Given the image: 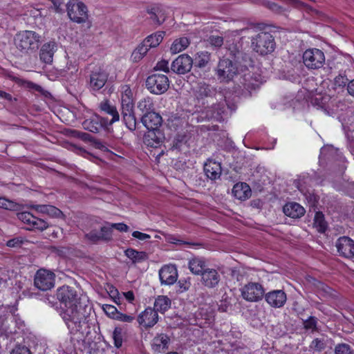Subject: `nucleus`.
Here are the masks:
<instances>
[{
	"mask_svg": "<svg viewBox=\"0 0 354 354\" xmlns=\"http://www.w3.org/2000/svg\"><path fill=\"white\" fill-rule=\"evenodd\" d=\"M57 297L63 305L60 315L70 332H80L86 324V317L81 312V307L77 306L79 297L76 291L71 287L64 286L57 290Z\"/></svg>",
	"mask_w": 354,
	"mask_h": 354,
	"instance_id": "1",
	"label": "nucleus"
},
{
	"mask_svg": "<svg viewBox=\"0 0 354 354\" xmlns=\"http://www.w3.org/2000/svg\"><path fill=\"white\" fill-rule=\"evenodd\" d=\"M310 102L317 109L322 110L326 115H333L338 109L335 99H332L330 95L323 93L316 89L311 93Z\"/></svg>",
	"mask_w": 354,
	"mask_h": 354,
	"instance_id": "2",
	"label": "nucleus"
},
{
	"mask_svg": "<svg viewBox=\"0 0 354 354\" xmlns=\"http://www.w3.org/2000/svg\"><path fill=\"white\" fill-rule=\"evenodd\" d=\"M15 44L18 49L28 53L38 48L40 36L32 30H24L17 34Z\"/></svg>",
	"mask_w": 354,
	"mask_h": 354,
	"instance_id": "3",
	"label": "nucleus"
},
{
	"mask_svg": "<svg viewBox=\"0 0 354 354\" xmlns=\"http://www.w3.org/2000/svg\"><path fill=\"white\" fill-rule=\"evenodd\" d=\"M303 63L309 70L319 69L325 64L326 57L324 52L316 48L306 49L302 55Z\"/></svg>",
	"mask_w": 354,
	"mask_h": 354,
	"instance_id": "4",
	"label": "nucleus"
},
{
	"mask_svg": "<svg viewBox=\"0 0 354 354\" xmlns=\"http://www.w3.org/2000/svg\"><path fill=\"white\" fill-rule=\"evenodd\" d=\"M254 50L261 55L272 53L274 49V41L272 35L268 32H261L252 40Z\"/></svg>",
	"mask_w": 354,
	"mask_h": 354,
	"instance_id": "5",
	"label": "nucleus"
},
{
	"mask_svg": "<svg viewBox=\"0 0 354 354\" xmlns=\"http://www.w3.org/2000/svg\"><path fill=\"white\" fill-rule=\"evenodd\" d=\"M67 10L69 18L76 23H84L88 19L87 8L82 2L71 0L67 3Z\"/></svg>",
	"mask_w": 354,
	"mask_h": 354,
	"instance_id": "6",
	"label": "nucleus"
},
{
	"mask_svg": "<svg viewBox=\"0 0 354 354\" xmlns=\"http://www.w3.org/2000/svg\"><path fill=\"white\" fill-rule=\"evenodd\" d=\"M169 80L165 75L153 74L147 77L146 86L152 93L160 95L166 92L169 88Z\"/></svg>",
	"mask_w": 354,
	"mask_h": 354,
	"instance_id": "7",
	"label": "nucleus"
},
{
	"mask_svg": "<svg viewBox=\"0 0 354 354\" xmlns=\"http://www.w3.org/2000/svg\"><path fill=\"white\" fill-rule=\"evenodd\" d=\"M239 72L236 64L228 59H223L218 63L216 74L221 82H227L232 80Z\"/></svg>",
	"mask_w": 354,
	"mask_h": 354,
	"instance_id": "8",
	"label": "nucleus"
},
{
	"mask_svg": "<svg viewBox=\"0 0 354 354\" xmlns=\"http://www.w3.org/2000/svg\"><path fill=\"white\" fill-rule=\"evenodd\" d=\"M55 274L46 269L39 270L35 276V286L42 291L50 290L55 286Z\"/></svg>",
	"mask_w": 354,
	"mask_h": 354,
	"instance_id": "9",
	"label": "nucleus"
},
{
	"mask_svg": "<svg viewBox=\"0 0 354 354\" xmlns=\"http://www.w3.org/2000/svg\"><path fill=\"white\" fill-rule=\"evenodd\" d=\"M241 292L246 301H258L262 299L265 291L260 283L250 282L241 288Z\"/></svg>",
	"mask_w": 354,
	"mask_h": 354,
	"instance_id": "10",
	"label": "nucleus"
},
{
	"mask_svg": "<svg viewBox=\"0 0 354 354\" xmlns=\"http://www.w3.org/2000/svg\"><path fill=\"white\" fill-rule=\"evenodd\" d=\"M17 217L26 225V228L29 230H39L43 231L48 227V224L45 221L35 217L28 212L19 213Z\"/></svg>",
	"mask_w": 354,
	"mask_h": 354,
	"instance_id": "11",
	"label": "nucleus"
},
{
	"mask_svg": "<svg viewBox=\"0 0 354 354\" xmlns=\"http://www.w3.org/2000/svg\"><path fill=\"white\" fill-rule=\"evenodd\" d=\"M158 275L160 283L165 286L174 284L178 277L177 268L173 264L164 265L159 270Z\"/></svg>",
	"mask_w": 354,
	"mask_h": 354,
	"instance_id": "12",
	"label": "nucleus"
},
{
	"mask_svg": "<svg viewBox=\"0 0 354 354\" xmlns=\"http://www.w3.org/2000/svg\"><path fill=\"white\" fill-rule=\"evenodd\" d=\"M193 65L192 57L187 55H179L171 64V70L178 74H185L189 72Z\"/></svg>",
	"mask_w": 354,
	"mask_h": 354,
	"instance_id": "13",
	"label": "nucleus"
},
{
	"mask_svg": "<svg viewBox=\"0 0 354 354\" xmlns=\"http://www.w3.org/2000/svg\"><path fill=\"white\" fill-rule=\"evenodd\" d=\"M121 110L134 109L135 95L130 86L122 85L120 88Z\"/></svg>",
	"mask_w": 354,
	"mask_h": 354,
	"instance_id": "14",
	"label": "nucleus"
},
{
	"mask_svg": "<svg viewBox=\"0 0 354 354\" xmlns=\"http://www.w3.org/2000/svg\"><path fill=\"white\" fill-rule=\"evenodd\" d=\"M108 73L102 68H97L92 71L90 75L89 86L93 91H99L106 84Z\"/></svg>",
	"mask_w": 354,
	"mask_h": 354,
	"instance_id": "15",
	"label": "nucleus"
},
{
	"mask_svg": "<svg viewBox=\"0 0 354 354\" xmlns=\"http://www.w3.org/2000/svg\"><path fill=\"white\" fill-rule=\"evenodd\" d=\"M111 227L108 223L100 227V230H92L86 234V238L92 242L100 241H109L112 239Z\"/></svg>",
	"mask_w": 354,
	"mask_h": 354,
	"instance_id": "16",
	"label": "nucleus"
},
{
	"mask_svg": "<svg viewBox=\"0 0 354 354\" xmlns=\"http://www.w3.org/2000/svg\"><path fill=\"white\" fill-rule=\"evenodd\" d=\"M58 45L55 41L44 43L39 50L40 60L47 64H50L53 60L55 53L57 50Z\"/></svg>",
	"mask_w": 354,
	"mask_h": 354,
	"instance_id": "17",
	"label": "nucleus"
},
{
	"mask_svg": "<svg viewBox=\"0 0 354 354\" xmlns=\"http://www.w3.org/2000/svg\"><path fill=\"white\" fill-rule=\"evenodd\" d=\"M336 247L338 252L346 258L354 257V241L346 236L340 237L337 243Z\"/></svg>",
	"mask_w": 354,
	"mask_h": 354,
	"instance_id": "18",
	"label": "nucleus"
},
{
	"mask_svg": "<svg viewBox=\"0 0 354 354\" xmlns=\"http://www.w3.org/2000/svg\"><path fill=\"white\" fill-rule=\"evenodd\" d=\"M158 321L157 312L151 308H147L142 312L138 317V322L140 325L145 328H151Z\"/></svg>",
	"mask_w": 354,
	"mask_h": 354,
	"instance_id": "19",
	"label": "nucleus"
},
{
	"mask_svg": "<svg viewBox=\"0 0 354 354\" xmlns=\"http://www.w3.org/2000/svg\"><path fill=\"white\" fill-rule=\"evenodd\" d=\"M221 280L218 271L213 268L205 269L201 274L202 283L209 288L216 287Z\"/></svg>",
	"mask_w": 354,
	"mask_h": 354,
	"instance_id": "20",
	"label": "nucleus"
},
{
	"mask_svg": "<svg viewBox=\"0 0 354 354\" xmlns=\"http://www.w3.org/2000/svg\"><path fill=\"white\" fill-rule=\"evenodd\" d=\"M162 121V117L154 111L144 114L142 117V122L149 131L159 130L158 127L161 125Z\"/></svg>",
	"mask_w": 354,
	"mask_h": 354,
	"instance_id": "21",
	"label": "nucleus"
},
{
	"mask_svg": "<svg viewBox=\"0 0 354 354\" xmlns=\"http://www.w3.org/2000/svg\"><path fill=\"white\" fill-rule=\"evenodd\" d=\"M286 299V293L279 290L269 292L266 295V301L274 308L282 307L285 304Z\"/></svg>",
	"mask_w": 354,
	"mask_h": 354,
	"instance_id": "22",
	"label": "nucleus"
},
{
	"mask_svg": "<svg viewBox=\"0 0 354 354\" xmlns=\"http://www.w3.org/2000/svg\"><path fill=\"white\" fill-rule=\"evenodd\" d=\"M165 140L164 134L160 130H150L145 136V143L153 148L159 147Z\"/></svg>",
	"mask_w": 354,
	"mask_h": 354,
	"instance_id": "23",
	"label": "nucleus"
},
{
	"mask_svg": "<svg viewBox=\"0 0 354 354\" xmlns=\"http://www.w3.org/2000/svg\"><path fill=\"white\" fill-rule=\"evenodd\" d=\"M99 108L101 111L111 116V120L108 122L109 124H112L120 120V115L116 106L112 104L109 100H103L99 104Z\"/></svg>",
	"mask_w": 354,
	"mask_h": 354,
	"instance_id": "24",
	"label": "nucleus"
},
{
	"mask_svg": "<svg viewBox=\"0 0 354 354\" xmlns=\"http://www.w3.org/2000/svg\"><path fill=\"white\" fill-rule=\"evenodd\" d=\"M204 171L211 180L218 179L221 174V167L218 162L208 160L204 165Z\"/></svg>",
	"mask_w": 354,
	"mask_h": 354,
	"instance_id": "25",
	"label": "nucleus"
},
{
	"mask_svg": "<svg viewBox=\"0 0 354 354\" xmlns=\"http://www.w3.org/2000/svg\"><path fill=\"white\" fill-rule=\"evenodd\" d=\"M251 189L245 183H239L234 185L232 189V194L234 196L240 200L245 201L251 196Z\"/></svg>",
	"mask_w": 354,
	"mask_h": 354,
	"instance_id": "26",
	"label": "nucleus"
},
{
	"mask_svg": "<svg viewBox=\"0 0 354 354\" xmlns=\"http://www.w3.org/2000/svg\"><path fill=\"white\" fill-rule=\"evenodd\" d=\"M284 214L291 218H300L305 214L304 208L297 203L290 202L283 207Z\"/></svg>",
	"mask_w": 354,
	"mask_h": 354,
	"instance_id": "27",
	"label": "nucleus"
},
{
	"mask_svg": "<svg viewBox=\"0 0 354 354\" xmlns=\"http://www.w3.org/2000/svg\"><path fill=\"white\" fill-rule=\"evenodd\" d=\"M169 343V337L165 334H160L153 339L151 347L155 353H162L167 349Z\"/></svg>",
	"mask_w": 354,
	"mask_h": 354,
	"instance_id": "28",
	"label": "nucleus"
},
{
	"mask_svg": "<svg viewBox=\"0 0 354 354\" xmlns=\"http://www.w3.org/2000/svg\"><path fill=\"white\" fill-rule=\"evenodd\" d=\"M189 269L196 275L202 274L205 268V261L200 257H194L189 261Z\"/></svg>",
	"mask_w": 354,
	"mask_h": 354,
	"instance_id": "29",
	"label": "nucleus"
},
{
	"mask_svg": "<svg viewBox=\"0 0 354 354\" xmlns=\"http://www.w3.org/2000/svg\"><path fill=\"white\" fill-rule=\"evenodd\" d=\"M164 37L165 32L158 31L147 37L142 42L149 50L150 48L158 46Z\"/></svg>",
	"mask_w": 354,
	"mask_h": 354,
	"instance_id": "30",
	"label": "nucleus"
},
{
	"mask_svg": "<svg viewBox=\"0 0 354 354\" xmlns=\"http://www.w3.org/2000/svg\"><path fill=\"white\" fill-rule=\"evenodd\" d=\"M124 254L133 263H141L148 259V255L145 252L138 251L133 248L126 250Z\"/></svg>",
	"mask_w": 354,
	"mask_h": 354,
	"instance_id": "31",
	"label": "nucleus"
},
{
	"mask_svg": "<svg viewBox=\"0 0 354 354\" xmlns=\"http://www.w3.org/2000/svg\"><path fill=\"white\" fill-rule=\"evenodd\" d=\"M124 122L126 127L131 131L136 128V120L134 115V109L121 110Z\"/></svg>",
	"mask_w": 354,
	"mask_h": 354,
	"instance_id": "32",
	"label": "nucleus"
},
{
	"mask_svg": "<svg viewBox=\"0 0 354 354\" xmlns=\"http://www.w3.org/2000/svg\"><path fill=\"white\" fill-rule=\"evenodd\" d=\"M171 306V300L167 296H158L154 302V310L156 312L164 313Z\"/></svg>",
	"mask_w": 354,
	"mask_h": 354,
	"instance_id": "33",
	"label": "nucleus"
},
{
	"mask_svg": "<svg viewBox=\"0 0 354 354\" xmlns=\"http://www.w3.org/2000/svg\"><path fill=\"white\" fill-rule=\"evenodd\" d=\"M31 208L35 209L38 212L45 213L52 216L59 217L62 214V212L59 209L52 205H32Z\"/></svg>",
	"mask_w": 354,
	"mask_h": 354,
	"instance_id": "34",
	"label": "nucleus"
},
{
	"mask_svg": "<svg viewBox=\"0 0 354 354\" xmlns=\"http://www.w3.org/2000/svg\"><path fill=\"white\" fill-rule=\"evenodd\" d=\"M189 44L190 41L188 38L180 37L173 41L170 47V50L173 54H177L186 49Z\"/></svg>",
	"mask_w": 354,
	"mask_h": 354,
	"instance_id": "35",
	"label": "nucleus"
},
{
	"mask_svg": "<svg viewBox=\"0 0 354 354\" xmlns=\"http://www.w3.org/2000/svg\"><path fill=\"white\" fill-rule=\"evenodd\" d=\"M148 51L149 48L142 42L133 50L131 59L133 62H138L146 55Z\"/></svg>",
	"mask_w": 354,
	"mask_h": 354,
	"instance_id": "36",
	"label": "nucleus"
},
{
	"mask_svg": "<svg viewBox=\"0 0 354 354\" xmlns=\"http://www.w3.org/2000/svg\"><path fill=\"white\" fill-rule=\"evenodd\" d=\"M138 109L144 114L154 111L153 100L151 97H147L141 99L138 102Z\"/></svg>",
	"mask_w": 354,
	"mask_h": 354,
	"instance_id": "37",
	"label": "nucleus"
},
{
	"mask_svg": "<svg viewBox=\"0 0 354 354\" xmlns=\"http://www.w3.org/2000/svg\"><path fill=\"white\" fill-rule=\"evenodd\" d=\"M314 226L319 232H324L326 229V222L324 220V216L320 212H316L315 215Z\"/></svg>",
	"mask_w": 354,
	"mask_h": 354,
	"instance_id": "38",
	"label": "nucleus"
},
{
	"mask_svg": "<svg viewBox=\"0 0 354 354\" xmlns=\"http://www.w3.org/2000/svg\"><path fill=\"white\" fill-rule=\"evenodd\" d=\"M209 53L206 51L198 53L195 57L196 65L199 68L205 66L209 61Z\"/></svg>",
	"mask_w": 354,
	"mask_h": 354,
	"instance_id": "39",
	"label": "nucleus"
},
{
	"mask_svg": "<svg viewBox=\"0 0 354 354\" xmlns=\"http://www.w3.org/2000/svg\"><path fill=\"white\" fill-rule=\"evenodd\" d=\"M337 152L338 149H335L333 146H325L322 147L320 150L319 161H321L322 158H325L326 157L333 158L335 154L339 156V154H337Z\"/></svg>",
	"mask_w": 354,
	"mask_h": 354,
	"instance_id": "40",
	"label": "nucleus"
},
{
	"mask_svg": "<svg viewBox=\"0 0 354 354\" xmlns=\"http://www.w3.org/2000/svg\"><path fill=\"white\" fill-rule=\"evenodd\" d=\"M102 308L109 317L114 319H115L118 311L114 306L111 304H103Z\"/></svg>",
	"mask_w": 354,
	"mask_h": 354,
	"instance_id": "41",
	"label": "nucleus"
},
{
	"mask_svg": "<svg viewBox=\"0 0 354 354\" xmlns=\"http://www.w3.org/2000/svg\"><path fill=\"white\" fill-rule=\"evenodd\" d=\"M114 345L120 348L122 344V330L120 328H115L113 332Z\"/></svg>",
	"mask_w": 354,
	"mask_h": 354,
	"instance_id": "42",
	"label": "nucleus"
},
{
	"mask_svg": "<svg viewBox=\"0 0 354 354\" xmlns=\"http://www.w3.org/2000/svg\"><path fill=\"white\" fill-rule=\"evenodd\" d=\"M335 354H354L353 351L349 345L346 344H340L336 346Z\"/></svg>",
	"mask_w": 354,
	"mask_h": 354,
	"instance_id": "43",
	"label": "nucleus"
},
{
	"mask_svg": "<svg viewBox=\"0 0 354 354\" xmlns=\"http://www.w3.org/2000/svg\"><path fill=\"white\" fill-rule=\"evenodd\" d=\"M190 287V282L188 279H180L176 284V291L182 293L187 291Z\"/></svg>",
	"mask_w": 354,
	"mask_h": 354,
	"instance_id": "44",
	"label": "nucleus"
},
{
	"mask_svg": "<svg viewBox=\"0 0 354 354\" xmlns=\"http://www.w3.org/2000/svg\"><path fill=\"white\" fill-rule=\"evenodd\" d=\"M0 208L8 210H15L17 208V204L5 198H0Z\"/></svg>",
	"mask_w": 354,
	"mask_h": 354,
	"instance_id": "45",
	"label": "nucleus"
},
{
	"mask_svg": "<svg viewBox=\"0 0 354 354\" xmlns=\"http://www.w3.org/2000/svg\"><path fill=\"white\" fill-rule=\"evenodd\" d=\"M107 292L115 304H119L120 303L119 292L114 286H109Z\"/></svg>",
	"mask_w": 354,
	"mask_h": 354,
	"instance_id": "46",
	"label": "nucleus"
},
{
	"mask_svg": "<svg viewBox=\"0 0 354 354\" xmlns=\"http://www.w3.org/2000/svg\"><path fill=\"white\" fill-rule=\"evenodd\" d=\"M84 129L91 132H97L100 129V126L97 123H93L92 121L86 120L83 122Z\"/></svg>",
	"mask_w": 354,
	"mask_h": 354,
	"instance_id": "47",
	"label": "nucleus"
},
{
	"mask_svg": "<svg viewBox=\"0 0 354 354\" xmlns=\"http://www.w3.org/2000/svg\"><path fill=\"white\" fill-rule=\"evenodd\" d=\"M115 319L122 322L131 323L135 319V317L132 315H127L118 312Z\"/></svg>",
	"mask_w": 354,
	"mask_h": 354,
	"instance_id": "48",
	"label": "nucleus"
},
{
	"mask_svg": "<svg viewBox=\"0 0 354 354\" xmlns=\"http://www.w3.org/2000/svg\"><path fill=\"white\" fill-rule=\"evenodd\" d=\"M208 42L212 46L220 47L223 44V39L222 37L213 35L208 39Z\"/></svg>",
	"mask_w": 354,
	"mask_h": 354,
	"instance_id": "49",
	"label": "nucleus"
},
{
	"mask_svg": "<svg viewBox=\"0 0 354 354\" xmlns=\"http://www.w3.org/2000/svg\"><path fill=\"white\" fill-rule=\"evenodd\" d=\"M310 347L315 351H320L324 348L325 344L323 340L315 339L311 342Z\"/></svg>",
	"mask_w": 354,
	"mask_h": 354,
	"instance_id": "50",
	"label": "nucleus"
},
{
	"mask_svg": "<svg viewBox=\"0 0 354 354\" xmlns=\"http://www.w3.org/2000/svg\"><path fill=\"white\" fill-rule=\"evenodd\" d=\"M260 3L276 12H279L281 10V8L279 6L270 1L261 0Z\"/></svg>",
	"mask_w": 354,
	"mask_h": 354,
	"instance_id": "51",
	"label": "nucleus"
},
{
	"mask_svg": "<svg viewBox=\"0 0 354 354\" xmlns=\"http://www.w3.org/2000/svg\"><path fill=\"white\" fill-rule=\"evenodd\" d=\"M108 225H109V227H111L112 231L113 230V229H116L117 230H118L120 232H127L129 230V227L123 223H108Z\"/></svg>",
	"mask_w": 354,
	"mask_h": 354,
	"instance_id": "52",
	"label": "nucleus"
},
{
	"mask_svg": "<svg viewBox=\"0 0 354 354\" xmlns=\"http://www.w3.org/2000/svg\"><path fill=\"white\" fill-rule=\"evenodd\" d=\"M24 240L21 237H17L9 240L6 245L10 248H17L20 246L24 243Z\"/></svg>",
	"mask_w": 354,
	"mask_h": 354,
	"instance_id": "53",
	"label": "nucleus"
},
{
	"mask_svg": "<svg viewBox=\"0 0 354 354\" xmlns=\"http://www.w3.org/2000/svg\"><path fill=\"white\" fill-rule=\"evenodd\" d=\"M11 354H31V353L26 346H17L12 350Z\"/></svg>",
	"mask_w": 354,
	"mask_h": 354,
	"instance_id": "54",
	"label": "nucleus"
},
{
	"mask_svg": "<svg viewBox=\"0 0 354 354\" xmlns=\"http://www.w3.org/2000/svg\"><path fill=\"white\" fill-rule=\"evenodd\" d=\"M155 68L156 70L167 72L169 71V62L166 60H161L157 63Z\"/></svg>",
	"mask_w": 354,
	"mask_h": 354,
	"instance_id": "55",
	"label": "nucleus"
},
{
	"mask_svg": "<svg viewBox=\"0 0 354 354\" xmlns=\"http://www.w3.org/2000/svg\"><path fill=\"white\" fill-rule=\"evenodd\" d=\"M348 82V79L343 75H338L335 78L334 83L337 86H344Z\"/></svg>",
	"mask_w": 354,
	"mask_h": 354,
	"instance_id": "56",
	"label": "nucleus"
},
{
	"mask_svg": "<svg viewBox=\"0 0 354 354\" xmlns=\"http://www.w3.org/2000/svg\"><path fill=\"white\" fill-rule=\"evenodd\" d=\"M132 236L134 238H136L137 239H139L140 241H145V240H147V239H149L151 238L149 234H145V233H142V232H140L139 231H134L132 233Z\"/></svg>",
	"mask_w": 354,
	"mask_h": 354,
	"instance_id": "57",
	"label": "nucleus"
},
{
	"mask_svg": "<svg viewBox=\"0 0 354 354\" xmlns=\"http://www.w3.org/2000/svg\"><path fill=\"white\" fill-rule=\"evenodd\" d=\"M304 326L307 329H314L316 326V321L314 318H310L306 320L304 323Z\"/></svg>",
	"mask_w": 354,
	"mask_h": 354,
	"instance_id": "58",
	"label": "nucleus"
},
{
	"mask_svg": "<svg viewBox=\"0 0 354 354\" xmlns=\"http://www.w3.org/2000/svg\"><path fill=\"white\" fill-rule=\"evenodd\" d=\"M123 295L124 296L125 299L129 302H132L134 300V294L132 291L123 292Z\"/></svg>",
	"mask_w": 354,
	"mask_h": 354,
	"instance_id": "59",
	"label": "nucleus"
},
{
	"mask_svg": "<svg viewBox=\"0 0 354 354\" xmlns=\"http://www.w3.org/2000/svg\"><path fill=\"white\" fill-rule=\"evenodd\" d=\"M348 92L349 93L350 95L354 96V80L348 83Z\"/></svg>",
	"mask_w": 354,
	"mask_h": 354,
	"instance_id": "60",
	"label": "nucleus"
},
{
	"mask_svg": "<svg viewBox=\"0 0 354 354\" xmlns=\"http://www.w3.org/2000/svg\"><path fill=\"white\" fill-rule=\"evenodd\" d=\"M57 10L59 9V7L62 4V0H54L52 1Z\"/></svg>",
	"mask_w": 354,
	"mask_h": 354,
	"instance_id": "61",
	"label": "nucleus"
},
{
	"mask_svg": "<svg viewBox=\"0 0 354 354\" xmlns=\"http://www.w3.org/2000/svg\"><path fill=\"white\" fill-rule=\"evenodd\" d=\"M68 70L71 69V73L77 71V66L74 65V64H71L70 66H68Z\"/></svg>",
	"mask_w": 354,
	"mask_h": 354,
	"instance_id": "62",
	"label": "nucleus"
},
{
	"mask_svg": "<svg viewBox=\"0 0 354 354\" xmlns=\"http://www.w3.org/2000/svg\"><path fill=\"white\" fill-rule=\"evenodd\" d=\"M0 97H4V98H6V99H10V95L3 91H0Z\"/></svg>",
	"mask_w": 354,
	"mask_h": 354,
	"instance_id": "63",
	"label": "nucleus"
},
{
	"mask_svg": "<svg viewBox=\"0 0 354 354\" xmlns=\"http://www.w3.org/2000/svg\"><path fill=\"white\" fill-rule=\"evenodd\" d=\"M97 148L102 150V151H106L107 150V148L106 146H104L103 144L102 143H98L97 144Z\"/></svg>",
	"mask_w": 354,
	"mask_h": 354,
	"instance_id": "64",
	"label": "nucleus"
}]
</instances>
